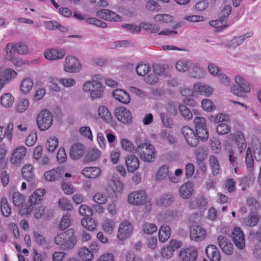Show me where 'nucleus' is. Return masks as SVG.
<instances>
[{"label":"nucleus","mask_w":261,"mask_h":261,"mask_svg":"<svg viewBox=\"0 0 261 261\" xmlns=\"http://www.w3.org/2000/svg\"><path fill=\"white\" fill-rule=\"evenodd\" d=\"M102 79L101 75H94L90 81L83 84L82 89L85 93L89 94L91 99L94 100L103 97L105 87L101 82Z\"/></svg>","instance_id":"f257e3e1"},{"label":"nucleus","mask_w":261,"mask_h":261,"mask_svg":"<svg viewBox=\"0 0 261 261\" xmlns=\"http://www.w3.org/2000/svg\"><path fill=\"white\" fill-rule=\"evenodd\" d=\"M54 241L61 249L67 251L72 249L75 247L77 239L73 229H70L57 235L54 238Z\"/></svg>","instance_id":"f03ea898"},{"label":"nucleus","mask_w":261,"mask_h":261,"mask_svg":"<svg viewBox=\"0 0 261 261\" xmlns=\"http://www.w3.org/2000/svg\"><path fill=\"white\" fill-rule=\"evenodd\" d=\"M5 51L7 53L6 58L9 61H11L15 65L19 66L21 64V61L15 58L14 52H17L21 55L27 54L29 53V49L24 43L18 42L16 44L9 43L6 45Z\"/></svg>","instance_id":"7ed1b4c3"},{"label":"nucleus","mask_w":261,"mask_h":261,"mask_svg":"<svg viewBox=\"0 0 261 261\" xmlns=\"http://www.w3.org/2000/svg\"><path fill=\"white\" fill-rule=\"evenodd\" d=\"M137 147L135 148L137 153L143 161L151 163L154 161L156 152L154 147L150 143H143L140 144L138 139L136 140Z\"/></svg>","instance_id":"20e7f679"},{"label":"nucleus","mask_w":261,"mask_h":261,"mask_svg":"<svg viewBox=\"0 0 261 261\" xmlns=\"http://www.w3.org/2000/svg\"><path fill=\"white\" fill-rule=\"evenodd\" d=\"M36 122L37 126L41 131L47 130L53 124L52 113L47 110H42L37 116Z\"/></svg>","instance_id":"39448f33"},{"label":"nucleus","mask_w":261,"mask_h":261,"mask_svg":"<svg viewBox=\"0 0 261 261\" xmlns=\"http://www.w3.org/2000/svg\"><path fill=\"white\" fill-rule=\"evenodd\" d=\"M13 203L17 207L19 213L22 215L30 214L33 210L30 204H25V197L18 192H14L13 194Z\"/></svg>","instance_id":"423d86ee"},{"label":"nucleus","mask_w":261,"mask_h":261,"mask_svg":"<svg viewBox=\"0 0 261 261\" xmlns=\"http://www.w3.org/2000/svg\"><path fill=\"white\" fill-rule=\"evenodd\" d=\"M194 121L198 137L203 141H206L208 138V133L205 119L202 117L196 116Z\"/></svg>","instance_id":"0eeeda50"},{"label":"nucleus","mask_w":261,"mask_h":261,"mask_svg":"<svg viewBox=\"0 0 261 261\" xmlns=\"http://www.w3.org/2000/svg\"><path fill=\"white\" fill-rule=\"evenodd\" d=\"M133 230L132 223L127 220L123 221L119 225L117 237L120 241H124L131 236Z\"/></svg>","instance_id":"6e6552de"},{"label":"nucleus","mask_w":261,"mask_h":261,"mask_svg":"<svg viewBox=\"0 0 261 261\" xmlns=\"http://www.w3.org/2000/svg\"><path fill=\"white\" fill-rule=\"evenodd\" d=\"M81 65L77 58L74 57L68 56L65 59L64 64V69L70 73H75L80 71Z\"/></svg>","instance_id":"1a4fd4ad"},{"label":"nucleus","mask_w":261,"mask_h":261,"mask_svg":"<svg viewBox=\"0 0 261 261\" xmlns=\"http://www.w3.org/2000/svg\"><path fill=\"white\" fill-rule=\"evenodd\" d=\"M198 256V250L194 246L182 248L179 254L181 261H195Z\"/></svg>","instance_id":"9d476101"},{"label":"nucleus","mask_w":261,"mask_h":261,"mask_svg":"<svg viewBox=\"0 0 261 261\" xmlns=\"http://www.w3.org/2000/svg\"><path fill=\"white\" fill-rule=\"evenodd\" d=\"M207 234L206 230L201 226L193 225L190 227V238L196 242L203 241Z\"/></svg>","instance_id":"9b49d317"},{"label":"nucleus","mask_w":261,"mask_h":261,"mask_svg":"<svg viewBox=\"0 0 261 261\" xmlns=\"http://www.w3.org/2000/svg\"><path fill=\"white\" fill-rule=\"evenodd\" d=\"M146 199V194L144 191L139 190L130 193L127 197L129 203L138 205L143 204Z\"/></svg>","instance_id":"f8f14e48"},{"label":"nucleus","mask_w":261,"mask_h":261,"mask_svg":"<svg viewBox=\"0 0 261 261\" xmlns=\"http://www.w3.org/2000/svg\"><path fill=\"white\" fill-rule=\"evenodd\" d=\"M182 134L184 135L187 142L191 146H196L198 145L199 140L198 137L194 133L193 129L188 126H185L181 129Z\"/></svg>","instance_id":"ddd939ff"},{"label":"nucleus","mask_w":261,"mask_h":261,"mask_svg":"<svg viewBox=\"0 0 261 261\" xmlns=\"http://www.w3.org/2000/svg\"><path fill=\"white\" fill-rule=\"evenodd\" d=\"M117 119L124 124H128L132 121V115L130 111L124 107L117 108L114 111Z\"/></svg>","instance_id":"4468645a"},{"label":"nucleus","mask_w":261,"mask_h":261,"mask_svg":"<svg viewBox=\"0 0 261 261\" xmlns=\"http://www.w3.org/2000/svg\"><path fill=\"white\" fill-rule=\"evenodd\" d=\"M218 244L223 252L226 255H231L234 252L232 244L225 236L220 235L217 238Z\"/></svg>","instance_id":"2eb2a0df"},{"label":"nucleus","mask_w":261,"mask_h":261,"mask_svg":"<svg viewBox=\"0 0 261 261\" xmlns=\"http://www.w3.org/2000/svg\"><path fill=\"white\" fill-rule=\"evenodd\" d=\"M17 73L10 68L3 70L0 68V91L4 86L8 84L12 79L15 78Z\"/></svg>","instance_id":"dca6fc26"},{"label":"nucleus","mask_w":261,"mask_h":261,"mask_svg":"<svg viewBox=\"0 0 261 261\" xmlns=\"http://www.w3.org/2000/svg\"><path fill=\"white\" fill-rule=\"evenodd\" d=\"M96 16L107 21H119L121 20L119 15L108 9H101L97 11Z\"/></svg>","instance_id":"f3484780"},{"label":"nucleus","mask_w":261,"mask_h":261,"mask_svg":"<svg viewBox=\"0 0 261 261\" xmlns=\"http://www.w3.org/2000/svg\"><path fill=\"white\" fill-rule=\"evenodd\" d=\"M65 55V50L62 48L49 49L46 50L44 53L45 58L50 61L58 60L63 59Z\"/></svg>","instance_id":"a211bd4d"},{"label":"nucleus","mask_w":261,"mask_h":261,"mask_svg":"<svg viewBox=\"0 0 261 261\" xmlns=\"http://www.w3.org/2000/svg\"><path fill=\"white\" fill-rule=\"evenodd\" d=\"M232 237L236 247L240 249H243L245 245V240L244 233L240 228H234Z\"/></svg>","instance_id":"6ab92c4d"},{"label":"nucleus","mask_w":261,"mask_h":261,"mask_svg":"<svg viewBox=\"0 0 261 261\" xmlns=\"http://www.w3.org/2000/svg\"><path fill=\"white\" fill-rule=\"evenodd\" d=\"M85 152L84 145L80 143L73 144L70 150V156L73 160H78L82 157Z\"/></svg>","instance_id":"aec40b11"},{"label":"nucleus","mask_w":261,"mask_h":261,"mask_svg":"<svg viewBox=\"0 0 261 261\" xmlns=\"http://www.w3.org/2000/svg\"><path fill=\"white\" fill-rule=\"evenodd\" d=\"M174 201V195L171 193H165L155 200L157 205L165 207L170 206Z\"/></svg>","instance_id":"412c9836"},{"label":"nucleus","mask_w":261,"mask_h":261,"mask_svg":"<svg viewBox=\"0 0 261 261\" xmlns=\"http://www.w3.org/2000/svg\"><path fill=\"white\" fill-rule=\"evenodd\" d=\"M205 252L208 258L211 261H220L221 258L219 250L214 245H209L205 249Z\"/></svg>","instance_id":"4be33fe9"},{"label":"nucleus","mask_w":261,"mask_h":261,"mask_svg":"<svg viewBox=\"0 0 261 261\" xmlns=\"http://www.w3.org/2000/svg\"><path fill=\"white\" fill-rule=\"evenodd\" d=\"M26 148L24 146H20L16 148L11 156L10 161L13 164H17L26 154Z\"/></svg>","instance_id":"5701e85b"},{"label":"nucleus","mask_w":261,"mask_h":261,"mask_svg":"<svg viewBox=\"0 0 261 261\" xmlns=\"http://www.w3.org/2000/svg\"><path fill=\"white\" fill-rule=\"evenodd\" d=\"M125 164L129 172H134L139 168L140 166V162L138 158L134 154L129 155L126 157Z\"/></svg>","instance_id":"b1692460"},{"label":"nucleus","mask_w":261,"mask_h":261,"mask_svg":"<svg viewBox=\"0 0 261 261\" xmlns=\"http://www.w3.org/2000/svg\"><path fill=\"white\" fill-rule=\"evenodd\" d=\"M64 171L61 168H56L46 171L44 174V178L48 181H54L58 180L63 175Z\"/></svg>","instance_id":"393cba45"},{"label":"nucleus","mask_w":261,"mask_h":261,"mask_svg":"<svg viewBox=\"0 0 261 261\" xmlns=\"http://www.w3.org/2000/svg\"><path fill=\"white\" fill-rule=\"evenodd\" d=\"M45 193L44 189H38L36 190L29 197V204L33 208V206L42 200Z\"/></svg>","instance_id":"a878e982"},{"label":"nucleus","mask_w":261,"mask_h":261,"mask_svg":"<svg viewBox=\"0 0 261 261\" xmlns=\"http://www.w3.org/2000/svg\"><path fill=\"white\" fill-rule=\"evenodd\" d=\"M113 96L122 103L127 104L129 102L130 98L128 93L122 89H116L113 92Z\"/></svg>","instance_id":"bb28decb"},{"label":"nucleus","mask_w":261,"mask_h":261,"mask_svg":"<svg viewBox=\"0 0 261 261\" xmlns=\"http://www.w3.org/2000/svg\"><path fill=\"white\" fill-rule=\"evenodd\" d=\"M193 191V185L190 182L183 184L179 190V195L184 199L189 198L192 195Z\"/></svg>","instance_id":"cd10ccee"},{"label":"nucleus","mask_w":261,"mask_h":261,"mask_svg":"<svg viewBox=\"0 0 261 261\" xmlns=\"http://www.w3.org/2000/svg\"><path fill=\"white\" fill-rule=\"evenodd\" d=\"M194 90L196 92H199L206 96L211 95L213 92V89L211 87L201 83L195 84L194 86Z\"/></svg>","instance_id":"c85d7f7f"},{"label":"nucleus","mask_w":261,"mask_h":261,"mask_svg":"<svg viewBox=\"0 0 261 261\" xmlns=\"http://www.w3.org/2000/svg\"><path fill=\"white\" fill-rule=\"evenodd\" d=\"M171 234L170 227L168 225H163L159 231V240L161 242H165L168 240Z\"/></svg>","instance_id":"c756f323"},{"label":"nucleus","mask_w":261,"mask_h":261,"mask_svg":"<svg viewBox=\"0 0 261 261\" xmlns=\"http://www.w3.org/2000/svg\"><path fill=\"white\" fill-rule=\"evenodd\" d=\"M82 174L86 177L89 178H95L100 174L99 168L95 167L85 168L82 171Z\"/></svg>","instance_id":"7c9ffc66"},{"label":"nucleus","mask_w":261,"mask_h":261,"mask_svg":"<svg viewBox=\"0 0 261 261\" xmlns=\"http://www.w3.org/2000/svg\"><path fill=\"white\" fill-rule=\"evenodd\" d=\"M123 189L122 183L119 181H114L113 186L111 188V190L108 189L109 195L110 197L116 198L118 193L122 192Z\"/></svg>","instance_id":"2f4dec72"},{"label":"nucleus","mask_w":261,"mask_h":261,"mask_svg":"<svg viewBox=\"0 0 261 261\" xmlns=\"http://www.w3.org/2000/svg\"><path fill=\"white\" fill-rule=\"evenodd\" d=\"M22 176L28 181H32L34 177L33 167L31 164H27L22 168Z\"/></svg>","instance_id":"473e14b6"},{"label":"nucleus","mask_w":261,"mask_h":261,"mask_svg":"<svg viewBox=\"0 0 261 261\" xmlns=\"http://www.w3.org/2000/svg\"><path fill=\"white\" fill-rule=\"evenodd\" d=\"M236 142L240 152H242L246 148V142L244 135L240 131L237 132L234 135Z\"/></svg>","instance_id":"72a5a7b5"},{"label":"nucleus","mask_w":261,"mask_h":261,"mask_svg":"<svg viewBox=\"0 0 261 261\" xmlns=\"http://www.w3.org/2000/svg\"><path fill=\"white\" fill-rule=\"evenodd\" d=\"M78 255L83 261H91L94 257V255L91 251L85 247H81L79 249Z\"/></svg>","instance_id":"f704fd0d"},{"label":"nucleus","mask_w":261,"mask_h":261,"mask_svg":"<svg viewBox=\"0 0 261 261\" xmlns=\"http://www.w3.org/2000/svg\"><path fill=\"white\" fill-rule=\"evenodd\" d=\"M98 115L105 122H111L112 117L108 109L105 106H100L98 110Z\"/></svg>","instance_id":"c9c22d12"},{"label":"nucleus","mask_w":261,"mask_h":261,"mask_svg":"<svg viewBox=\"0 0 261 261\" xmlns=\"http://www.w3.org/2000/svg\"><path fill=\"white\" fill-rule=\"evenodd\" d=\"M14 98L10 93H5L1 97V103L5 108H9L12 106Z\"/></svg>","instance_id":"e433bc0d"},{"label":"nucleus","mask_w":261,"mask_h":261,"mask_svg":"<svg viewBox=\"0 0 261 261\" xmlns=\"http://www.w3.org/2000/svg\"><path fill=\"white\" fill-rule=\"evenodd\" d=\"M235 81L244 93H248L250 91L249 84L243 77L240 76H237L235 78Z\"/></svg>","instance_id":"4c0bfd02"},{"label":"nucleus","mask_w":261,"mask_h":261,"mask_svg":"<svg viewBox=\"0 0 261 261\" xmlns=\"http://www.w3.org/2000/svg\"><path fill=\"white\" fill-rule=\"evenodd\" d=\"M1 211L2 214L6 217H9L11 214V208L6 197H3L1 199Z\"/></svg>","instance_id":"58836bf2"},{"label":"nucleus","mask_w":261,"mask_h":261,"mask_svg":"<svg viewBox=\"0 0 261 261\" xmlns=\"http://www.w3.org/2000/svg\"><path fill=\"white\" fill-rule=\"evenodd\" d=\"M81 224L84 227L90 231H94L96 229V225L95 220L89 217H85L82 219Z\"/></svg>","instance_id":"ea45409f"},{"label":"nucleus","mask_w":261,"mask_h":261,"mask_svg":"<svg viewBox=\"0 0 261 261\" xmlns=\"http://www.w3.org/2000/svg\"><path fill=\"white\" fill-rule=\"evenodd\" d=\"M33 86V82L31 79H24L21 82L20 86V90L23 94L30 92Z\"/></svg>","instance_id":"a19ab883"},{"label":"nucleus","mask_w":261,"mask_h":261,"mask_svg":"<svg viewBox=\"0 0 261 261\" xmlns=\"http://www.w3.org/2000/svg\"><path fill=\"white\" fill-rule=\"evenodd\" d=\"M33 237L35 241L40 246L46 248L48 246V242L45 238L38 232H34Z\"/></svg>","instance_id":"79ce46f5"},{"label":"nucleus","mask_w":261,"mask_h":261,"mask_svg":"<svg viewBox=\"0 0 261 261\" xmlns=\"http://www.w3.org/2000/svg\"><path fill=\"white\" fill-rule=\"evenodd\" d=\"M209 162L213 174L217 175L219 173L220 170L218 159L215 156L211 155L209 158Z\"/></svg>","instance_id":"37998d69"},{"label":"nucleus","mask_w":261,"mask_h":261,"mask_svg":"<svg viewBox=\"0 0 261 261\" xmlns=\"http://www.w3.org/2000/svg\"><path fill=\"white\" fill-rule=\"evenodd\" d=\"M70 217L71 215L69 213H67L65 215L63 216L59 225V228L60 230H65L70 226Z\"/></svg>","instance_id":"c03bdc74"},{"label":"nucleus","mask_w":261,"mask_h":261,"mask_svg":"<svg viewBox=\"0 0 261 261\" xmlns=\"http://www.w3.org/2000/svg\"><path fill=\"white\" fill-rule=\"evenodd\" d=\"M59 207L64 211H71L73 206L70 201L66 198H60L58 202Z\"/></svg>","instance_id":"a18cd8bd"},{"label":"nucleus","mask_w":261,"mask_h":261,"mask_svg":"<svg viewBox=\"0 0 261 261\" xmlns=\"http://www.w3.org/2000/svg\"><path fill=\"white\" fill-rule=\"evenodd\" d=\"M258 221V217L255 214L249 215L244 220V224L249 227H253L256 225Z\"/></svg>","instance_id":"49530a36"},{"label":"nucleus","mask_w":261,"mask_h":261,"mask_svg":"<svg viewBox=\"0 0 261 261\" xmlns=\"http://www.w3.org/2000/svg\"><path fill=\"white\" fill-rule=\"evenodd\" d=\"M151 68L148 64H139L136 68L137 74L140 76H144L150 70Z\"/></svg>","instance_id":"de8ad7c7"},{"label":"nucleus","mask_w":261,"mask_h":261,"mask_svg":"<svg viewBox=\"0 0 261 261\" xmlns=\"http://www.w3.org/2000/svg\"><path fill=\"white\" fill-rule=\"evenodd\" d=\"M190 65V61L187 60H181L176 64V68L180 72H185L188 70Z\"/></svg>","instance_id":"09e8293b"},{"label":"nucleus","mask_w":261,"mask_h":261,"mask_svg":"<svg viewBox=\"0 0 261 261\" xmlns=\"http://www.w3.org/2000/svg\"><path fill=\"white\" fill-rule=\"evenodd\" d=\"M161 119L163 124L167 127L171 128L173 125L172 119L166 113H161Z\"/></svg>","instance_id":"8fccbe9b"},{"label":"nucleus","mask_w":261,"mask_h":261,"mask_svg":"<svg viewBox=\"0 0 261 261\" xmlns=\"http://www.w3.org/2000/svg\"><path fill=\"white\" fill-rule=\"evenodd\" d=\"M243 43V39L241 38L240 36L234 37L230 42H228L225 45L226 48H236L238 46L240 45Z\"/></svg>","instance_id":"3c124183"},{"label":"nucleus","mask_w":261,"mask_h":261,"mask_svg":"<svg viewBox=\"0 0 261 261\" xmlns=\"http://www.w3.org/2000/svg\"><path fill=\"white\" fill-rule=\"evenodd\" d=\"M172 20V16L168 14H158L154 17V20L156 22L168 23Z\"/></svg>","instance_id":"603ef678"},{"label":"nucleus","mask_w":261,"mask_h":261,"mask_svg":"<svg viewBox=\"0 0 261 261\" xmlns=\"http://www.w3.org/2000/svg\"><path fill=\"white\" fill-rule=\"evenodd\" d=\"M58 145V141L57 138H50L46 144L47 150L49 152H53Z\"/></svg>","instance_id":"864d4df0"},{"label":"nucleus","mask_w":261,"mask_h":261,"mask_svg":"<svg viewBox=\"0 0 261 261\" xmlns=\"http://www.w3.org/2000/svg\"><path fill=\"white\" fill-rule=\"evenodd\" d=\"M121 144L123 149L127 151L133 152L135 151V146L133 143L126 139L121 140Z\"/></svg>","instance_id":"5fc2aeb1"},{"label":"nucleus","mask_w":261,"mask_h":261,"mask_svg":"<svg viewBox=\"0 0 261 261\" xmlns=\"http://www.w3.org/2000/svg\"><path fill=\"white\" fill-rule=\"evenodd\" d=\"M168 167L166 165L162 166L159 169L156 178L158 180H163L168 175Z\"/></svg>","instance_id":"6e6d98bb"},{"label":"nucleus","mask_w":261,"mask_h":261,"mask_svg":"<svg viewBox=\"0 0 261 261\" xmlns=\"http://www.w3.org/2000/svg\"><path fill=\"white\" fill-rule=\"evenodd\" d=\"M99 156V152L96 149H93L89 151L86 156V160L87 162H93L97 160Z\"/></svg>","instance_id":"4d7b16f0"},{"label":"nucleus","mask_w":261,"mask_h":261,"mask_svg":"<svg viewBox=\"0 0 261 261\" xmlns=\"http://www.w3.org/2000/svg\"><path fill=\"white\" fill-rule=\"evenodd\" d=\"M161 137L164 140L168 141L170 144L175 143V140L169 130H164L160 134Z\"/></svg>","instance_id":"13d9d810"},{"label":"nucleus","mask_w":261,"mask_h":261,"mask_svg":"<svg viewBox=\"0 0 261 261\" xmlns=\"http://www.w3.org/2000/svg\"><path fill=\"white\" fill-rule=\"evenodd\" d=\"M93 200L98 204H105L107 202V196L102 192H97L93 196Z\"/></svg>","instance_id":"bf43d9fd"},{"label":"nucleus","mask_w":261,"mask_h":261,"mask_svg":"<svg viewBox=\"0 0 261 261\" xmlns=\"http://www.w3.org/2000/svg\"><path fill=\"white\" fill-rule=\"evenodd\" d=\"M201 107L203 110L207 112H212L215 109L213 102L208 99H204L201 101Z\"/></svg>","instance_id":"052dcab7"},{"label":"nucleus","mask_w":261,"mask_h":261,"mask_svg":"<svg viewBox=\"0 0 261 261\" xmlns=\"http://www.w3.org/2000/svg\"><path fill=\"white\" fill-rule=\"evenodd\" d=\"M196 154L197 155V163L200 167L204 164L203 160L206 157L207 154L202 149H198L196 151Z\"/></svg>","instance_id":"680f3d73"},{"label":"nucleus","mask_w":261,"mask_h":261,"mask_svg":"<svg viewBox=\"0 0 261 261\" xmlns=\"http://www.w3.org/2000/svg\"><path fill=\"white\" fill-rule=\"evenodd\" d=\"M179 111L185 119L190 120L192 119L193 115L188 108L185 105H180L179 107Z\"/></svg>","instance_id":"e2e57ef3"},{"label":"nucleus","mask_w":261,"mask_h":261,"mask_svg":"<svg viewBox=\"0 0 261 261\" xmlns=\"http://www.w3.org/2000/svg\"><path fill=\"white\" fill-rule=\"evenodd\" d=\"M209 119L211 121L215 123H219L223 121L227 122L229 120L228 116L222 113H220L217 116L211 115L210 116Z\"/></svg>","instance_id":"0e129e2a"},{"label":"nucleus","mask_w":261,"mask_h":261,"mask_svg":"<svg viewBox=\"0 0 261 261\" xmlns=\"http://www.w3.org/2000/svg\"><path fill=\"white\" fill-rule=\"evenodd\" d=\"M114 223L110 220H106L104 221L102 227L103 230L109 234H111L113 232L114 228Z\"/></svg>","instance_id":"69168bd1"},{"label":"nucleus","mask_w":261,"mask_h":261,"mask_svg":"<svg viewBox=\"0 0 261 261\" xmlns=\"http://www.w3.org/2000/svg\"><path fill=\"white\" fill-rule=\"evenodd\" d=\"M231 12V7L230 5H225L221 13H220V19H223L224 22H226V19Z\"/></svg>","instance_id":"338daca9"},{"label":"nucleus","mask_w":261,"mask_h":261,"mask_svg":"<svg viewBox=\"0 0 261 261\" xmlns=\"http://www.w3.org/2000/svg\"><path fill=\"white\" fill-rule=\"evenodd\" d=\"M146 8L148 10L152 12L159 11L161 9L160 6L153 0H150L146 3Z\"/></svg>","instance_id":"774afa93"}]
</instances>
